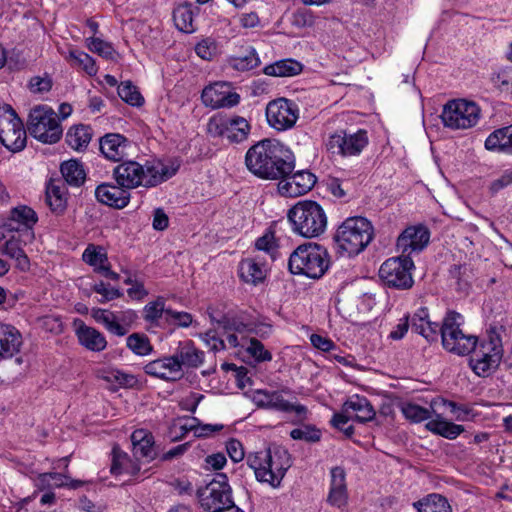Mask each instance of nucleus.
<instances>
[{"mask_svg": "<svg viewBox=\"0 0 512 512\" xmlns=\"http://www.w3.org/2000/svg\"><path fill=\"white\" fill-rule=\"evenodd\" d=\"M113 175L117 184L128 191L140 185L144 186L143 166L135 161H126L117 165Z\"/></svg>", "mask_w": 512, "mask_h": 512, "instance_id": "obj_21", "label": "nucleus"}, {"mask_svg": "<svg viewBox=\"0 0 512 512\" xmlns=\"http://www.w3.org/2000/svg\"><path fill=\"white\" fill-rule=\"evenodd\" d=\"M92 129L87 125H76L71 127L66 134V143L74 150L82 151L90 143Z\"/></svg>", "mask_w": 512, "mask_h": 512, "instance_id": "obj_37", "label": "nucleus"}, {"mask_svg": "<svg viewBox=\"0 0 512 512\" xmlns=\"http://www.w3.org/2000/svg\"><path fill=\"white\" fill-rule=\"evenodd\" d=\"M166 321L178 327L187 328L192 324L193 316L188 312H179L170 308L166 311Z\"/></svg>", "mask_w": 512, "mask_h": 512, "instance_id": "obj_60", "label": "nucleus"}, {"mask_svg": "<svg viewBox=\"0 0 512 512\" xmlns=\"http://www.w3.org/2000/svg\"><path fill=\"white\" fill-rule=\"evenodd\" d=\"M62 176L67 184L80 187L86 179V173L82 164L77 160L63 162L60 167Z\"/></svg>", "mask_w": 512, "mask_h": 512, "instance_id": "obj_39", "label": "nucleus"}, {"mask_svg": "<svg viewBox=\"0 0 512 512\" xmlns=\"http://www.w3.org/2000/svg\"><path fill=\"white\" fill-rule=\"evenodd\" d=\"M461 320L462 316L459 313L449 312L439 332L444 349L457 355H467L475 348L477 337L463 333L460 328Z\"/></svg>", "mask_w": 512, "mask_h": 512, "instance_id": "obj_7", "label": "nucleus"}, {"mask_svg": "<svg viewBox=\"0 0 512 512\" xmlns=\"http://www.w3.org/2000/svg\"><path fill=\"white\" fill-rule=\"evenodd\" d=\"M128 140L118 133L106 134L100 139L102 154L111 161H120L127 154Z\"/></svg>", "mask_w": 512, "mask_h": 512, "instance_id": "obj_26", "label": "nucleus"}, {"mask_svg": "<svg viewBox=\"0 0 512 512\" xmlns=\"http://www.w3.org/2000/svg\"><path fill=\"white\" fill-rule=\"evenodd\" d=\"M227 63L230 68L245 72L258 67L261 62L255 48L247 46L241 54L229 57Z\"/></svg>", "mask_w": 512, "mask_h": 512, "instance_id": "obj_33", "label": "nucleus"}, {"mask_svg": "<svg viewBox=\"0 0 512 512\" xmlns=\"http://www.w3.org/2000/svg\"><path fill=\"white\" fill-rule=\"evenodd\" d=\"M413 505L418 512H452L448 500L440 494H430Z\"/></svg>", "mask_w": 512, "mask_h": 512, "instance_id": "obj_40", "label": "nucleus"}, {"mask_svg": "<svg viewBox=\"0 0 512 512\" xmlns=\"http://www.w3.org/2000/svg\"><path fill=\"white\" fill-rule=\"evenodd\" d=\"M485 148L490 151L512 150V125L493 131L485 140Z\"/></svg>", "mask_w": 512, "mask_h": 512, "instance_id": "obj_36", "label": "nucleus"}, {"mask_svg": "<svg viewBox=\"0 0 512 512\" xmlns=\"http://www.w3.org/2000/svg\"><path fill=\"white\" fill-rule=\"evenodd\" d=\"M240 278L249 284L257 285L266 277V269L254 258H243L239 264Z\"/></svg>", "mask_w": 512, "mask_h": 512, "instance_id": "obj_34", "label": "nucleus"}, {"mask_svg": "<svg viewBox=\"0 0 512 512\" xmlns=\"http://www.w3.org/2000/svg\"><path fill=\"white\" fill-rule=\"evenodd\" d=\"M439 324L429 319L428 309L419 308L411 318V329L423 336L428 342L436 341L439 335Z\"/></svg>", "mask_w": 512, "mask_h": 512, "instance_id": "obj_27", "label": "nucleus"}, {"mask_svg": "<svg viewBox=\"0 0 512 512\" xmlns=\"http://www.w3.org/2000/svg\"><path fill=\"white\" fill-rule=\"evenodd\" d=\"M46 202L55 213H61L66 208L67 197L64 184L50 183L46 189Z\"/></svg>", "mask_w": 512, "mask_h": 512, "instance_id": "obj_41", "label": "nucleus"}, {"mask_svg": "<svg viewBox=\"0 0 512 512\" xmlns=\"http://www.w3.org/2000/svg\"><path fill=\"white\" fill-rule=\"evenodd\" d=\"M298 117L299 110L297 104L286 98L272 100L266 107L267 122L278 131L292 128Z\"/></svg>", "mask_w": 512, "mask_h": 512, "instance_id": "obj_15", "label": "nucleus"}, {"mask_svg": "<svg viewBox=\"0 0 512 512\" xmlns=\"http://www.w3.org/2000/svg\"><path fill=\"white\" fill-rule=\"evenodd\" d=\"M327 502L331 506L344 510L348 504V490H329Z\"/></svg>", "mask_w": 512, "mask_h": 512, "instance_id": "obj_62", "label": "nucleus"}, {"mask_svg": "<svg viewBox=\"0 0 512 512\" xmlns=\"http://www.w3.org/2000/svg\"><path fill=\"white\" fill-rule=\"evenodd\" d=\"M201 507L208 512H222L234 504L228 478L224 473L215 478L198 492Z\"/></svg>", "mask_w": 512, "mask_h": 512, "instance_id": "obj_10", "label": "nucleus"}, {"mask_svg": "<svg viewBox=\"0 0 512 512\" xmlns=\"http://www.w3.org/2000/svg\"><path fill=\"white\" fill-rule=\"evenodd\" d=\"M246 351L258 362L272 360V354L265 349L264 345L257 339L251 338Z\"/></svg>", "mask_w": 512, "mask_h": 512, "instance_id": "obj_58", "label": "nucleus"}, {"mask_svg": "<svg viewBox=\"0 0 512 512\" xmlns=\"http://www.w3.org/2000/svg\"><path fill=\"white\" fill-rule=\"evenodd\" d=\"M433 414L434 418L425 425L428 431L450 440L457 438L462 432H464V427L462 425L443 419L439 413Z\"/></svg>", "mask_w": 512, "mask_h": 512, "instance_id": "obj_31", "label": "nucleus"}, {"mask_svg": "<svg viewBox=\"0 0 512 512\" xmlns=\"http://www.w3.org/2000/svg\"><path fill=\"white\" fill-rule=\"evenodd\" d=\"M87 47L90 51L97 53L99 56L105 59H113L115 55V49L113 48L112 44L100 38H88Z\"/></svg>", "mask_w": 512, "mask_h": 512, "instance_id": "obj_52", "label": "nucleus"}, {"mask_svg": "<svg viewBox=\"0 0 512 512\" xmlns=\"http://www.w3.org/2000/svg\"><path fill=\"white\" fill-rule=\"evenodd\" d=\"M279 180L278 191L285 197H299L310 191L316 183L315 175L304 170L291 172Z\"/></svg>", "mask_w": 512, "mask_h": 512, "instance_id": "obj_17", "label": "nucleus"}, {"mask_svg": "<svg viewBox=\"0 0 512 512\" xmlns=\"http://www.w3.org/2000/svg\"><path fill=\"white\" fill-rule=\"evenodd\" d=\"M250 124L241 116L217 115L209 119L207 133L212 137L226 138L231 143H240L248 138Z\"/></svg>", "mask_w": 512, "mask_h": 512, "instance_id": "obj_13", "label": "nucleus"}, {"mask_svg": "<svg viewBox=\"0 0 512 512\" xmlns=\"http://www.w3.org/2000/svg\"><path fill=\"white\" fill-rule=\"evenodd\" d=\"M430 231L424 225L407 227L397 238L396 249L400 256L420 253L428 245Z\"/></svg>", "mask_w": 512, "mask_h": 512, "instance_id": "obj_16", "label": "nucleus"}, {"mask_svg": "<svg viewBox=\"0 0 512 512\" xmlns=\"http://www.w3.org/2000/svg\"><path fill=\"white\" fill-rule=\"evenodd\" d=\"M254 401L258 407L280 412H295L297 415H304L307 411L305 406L292 404L285 400L278 391L257 390Z\"/></svg>", "mask_w": 512, "mask_h": 512, "instance_id": "obj_19", "label": "nucleus"}, {"mask_svg": "<svg viewBox=\"0 0 512 512\" xmlns=\"http://www.w3.org/2000/svg\"><path fill=\"white\" fill-rule=\"evenodd\" d=\"M350 420H353V415L344 411V406L340 413H335L331 420V424L342 431L347 437H351L354 434V427L347 425Z\"/></svg>", "mask_w": 512, "mask_h": 512, "instance_id": "obj_57", "label": "nucleus"}, {"mask_svg": "<svg viewBox=\"0 0 512 512\" xmlns=\"http://www.w3.org/2000/svg\"><path fill=\"white\" fill-rule=\"evenodd\" d=\"M290 436L294 440H304L306 442L315 443L321 439V431L314 426L306 425L301 428L293 429Z\"/></svg>", "mask_w": 512, "mask_h": 512, "instance_id": "obj_55", "label": "nucleus"}, {"mask_svg": "<svg viewBox=\"0 0 512 512\" xmlns=\"http://www.w3.org/2000/svg\"><path fill=\"white\" fill-rule=\"evenodd\" d=\"M470 366L478 376H488L495 371L503 357L501 337L496 331L490 330L487 337L471 351Z\"/></svg>", "mask_w": 512, "mask_h": 512, "instance_id": "obj_5", "label": "nucleus"}, {"mask_svg": "<svg viewBox=\"0 0 512 512\" xmlns=\"http://www.w3.org/2000/svg\"><path fill=\"white\" fill-rule=\"evenodd\" d=\"M22 344V335L14 326L0 323V360L12 358Z\"/></svg>", "mask_w": 512, "mask_h": 512, "instance_id": "obj_25", "label": "nucleus"}, {"mask_svg": "<svg viewBox=\"0 0 512 512\" xmlns=\"http://www.w3.org/2000/svg\"><path fill=\"white\" fill-rule=\"evenodd\" d=\"M69 60L72 62V65L82 68L89 75L97 73L94 59L83 51L71 50L69 52Z\"/></svg>", "mask_w": 512, "mask_h": 512, "instance_id": "obj_49", "label": "nucleus"}, {"mask_svg": "<svg viewBox=\"0 0 512 512\" xmlns=\"http://www.w3.org/2000/svg\"><path fill=\"white\" fill-rule=\"evenodd\" d=\"M247 464L254 470L258 481L276 488L280 486L292 461L286 449L276 446L248 454Z\"/></svg>", "mask_w": 512, "mask_h": 512, "instance_id": "obj_2", "label": "nucleus"}, {"mask_svg": "<svg viewBox=\"0 0 512 512\" xmlns=\"http://www.w3.org/2000/svg\"><path fill=\"white\" fill-rule=\"evenodd\" d=\"M112 454L113 458L110 471L113 475L128 474L136 476L139 473V464L132 461L126 453L114 447Z\"/></svg>", "mask_w": 512, "mask_h": 512, "instance_id": "obj_35", "label": "nucleus"}, {"mask_svg": "<svg viewBox=\"0 0 512 512\" xmlns=\"http://www.w3.org/2000/svg\"><path fill=\"white\" fill-rule=\"evenodd\" d=\"M76 334L80 344L91 351L100 352L107 346V341L103 334L95 328L86 326L84 323H81L77 328Z\"/></svg>", "mask_w": 512, "mask_h": 512, "instance_id": "obj_32", "label": "nucleus"}, {"mask_svg": "<svg viewBox=\"0 0 512 512\" xmlns=\"http://www.w3.org/2000/svg\"><path fill=\"white\" fill-rule=\"evenodd\" d=\"M38 221L36 212L26 205H19L10 211V215L5 223L0 226V236L6 238L5 232L8 233L25 231L28 234L30 230Z\"/></svg>", "mask_w": 512, "mask_h": 512, "instance_id": "obj_18", "label": "nucleus"}, {"mask_svg": "<svg viewBox=\"0 0 512 512\" xmlns=\"http://www.w3.org/2000/svg\"><path fill=\"white\" fill-rule=\"evenodd\" d=\"M448 407L450 412L454 415L455 419L458 421H464L467 419L469 410L463 406L458 405L453 401H449L443 398L433 399L430 403V407L433 413H437V410L440 407Z\"/></svg>", "mask_w": 512, "mask_h": 512, "instance_id": "obj_47", "label": "nucleus"}, {"mask_svg": "<svg viewBox=\"0 0 512 512\" xmlns=\"http://www.w3.org/2000/svg\"><path fill=\"white\" fill-rule=\"evenodd\" d=\"M86 263L93 267L94 271L112 280H118L119 274L111 270L108 258H83Z\"/></svg>", "mask_w": 512, "mask_h": 512, "instance_id": "obj_56", "label": "nucleus"}, {"mask_svg": "<svg viewBox=\"0 0 512 512\" xmlns=\"http://www.w3.org/2000/svg\"><path fill=\"white\" fill-rule=\"evenodd\" d=\"M293 230L306 238L318 237L327 227V216L323 208L315 201H300L288 212Z\"/></svg>", "mask_w": 512, "mask_h": 512, "instance_id": "obj_4", "label": "nucleus"}, {"mask_svg": "<svg viewBox=\"0 0 512 512\" xmlns=\"http://www.w3.org/2000/svg\"><path fill=\"white\" fill-rule=\"evenodd\" d=\"M223 88L224 86L218 83L204 88L201 95L203 103L212 108L221 107V101L224 99L223 94L225 92L222 90Z\"/></svg>", "mask_w": 512, "mask_h": 512, "instance_id": "obj_51", "label": "nucleus"}, {"mask_svg": "<svg viewBox=\"0 0 512 512\" xmlns=\"http://www.w3.org/2000/svg\"><path fill=\"white\" fill-rule=\"evenodd\" d=\"M172 357L179 363V369L198 368L204 363L205 353L192 340H185L179 342Z\"/></svg>", "mask_w": 512, "mask_h": 512, "instance_id": "obj_24", "label": "nucleus"}, {"mask_svg": "<svg viewBox=\"0 0 512 512\" xmlns=\"http://www.w3.org/2000/svg\"><path fill=\"white\" fill-rule=\"evenodd\" d=\"M27 129L31 136L45 144L57 143L63 135L57 113L46 105L31 109Z\"/></svg>", "mask_w": 512, "mask_h": 512, "instance_id": "obj_6", "label": "nucleus"}, {"mask_svg": "<svg viewBox=\"0 0 512 512\" xmlns=\"http://www.w3.org/2000/svg\"><path fill=\"white\" fill-rule=\"evenodd\" d=\"M302 71V65L292 59H284L264 67L263 72L268 76L289 77L299 74Z\"/></svg>", "mask_w": 512, "mask_h": 512, "instance_id": "obj_38", "label": "nucleus"}, {"mask_svg": "<svg viewBox=\"0 0 512 512\" xmlns=\"http://www.w3.org/2000/svg\"><path fill=\"white\" fill-rule=\"evenodd\" d=\"M368 143L369 138L366 130L359 129L351 133L341 129L329 136L326 146L332 154L353 157L360 155Z\"/></svg>", "mask_w": 512, "mask_h": 512, "instance_id": "obj_14", "label": "nucleus"}, {"mask_svg": "<svg viewBox=\"0 0 512 512\" xmlns=\"http://www.w3.org/2000/svg\"><path fill=\"white\" fill-rule=\"evenodd\" d=\"M92 290L98 294L101 295V298L98 300L100 303H106L108 301L120 298L123 296V293L117 289L110 287L109 285L105 284L103 281H100L99 283H95L92 286Z\"/></svg>", "mask_w": 512, "mask_h": 512, "instance_id": "obj_59", "label": "nucleus"}, {"mask_svg": "<svg viewBox=\"0 0 512 512\" xmlns=\"http://www.w3.org/2000/svg\"><path fill=\"white\" fill-rule=\"evenodd\" d=\"M126 345L133 353L139 356H146L153 350L148 336L142 333L129 335L126 339Z\"/></svg>", "mask_w": 512, "mask_h": 512, "instance_id": "obj_44", "label": "nucleus"}, {"mask_svg": "<svg viewBox=\"0 0 512 512\" xmlns=\"http://www.w3.org/2000/svg\"><path fill=\"white\" fill-rule=\"evenodd\" d=\"M177 167H168L159 160L147 162L143 166V182L145 187L156 186L171 178L177 172Z\"/></svg>", "mask_w": 512, "mask_h": 512, "instance_id": "obj_28", "label": "nucleus"}, {"mask_svg": "<svg viewBox=\"0 0 512 512\" xmlns=\"http://www.w3.org/2000/svg\"><path fill=\"white\" fill-rule=\"evenodd\" d=\"M131 442L133 446V455L136 459L150 458L153 459L154 452V439L153 435L144 429L135 430L131 435Z\"/></svg>", "mask_w": 512, "mask_h": 512, "instance_id": "obj_30", "label": "nucleus"}, {"mask_svg": "<svg viewBox=\"0 0 512 512\" xmlns=\"http://www.w3.org/2000/svg\"><path fill=\"white\" fill-rule=\"evenodd\" d=\"M512 184V168L507 169L503 174L490 183L489 191L492 195Z\"/></svg>", "mask_w": 512, "mask_h": 512, "instance_id": "obj_63", "label": "nucleus"}, {"mask_svg": "<svg viewBox=\"0 0 512 512\" xmlns=\"http://www.w3.org/2000/svg\"><path fill=\"white\" fill-rule=\"evenodd\" d=\"M9 234V236L6 235V238L0 236V240L5 239L3 253L6 256H27L26 245H22L20 233L12 232Z\"/></svg>", "mask_w": 512, "mask_h": 512, "instance_id": "obj_50", "label": "nucleus"}, {"mask_svg": "<svg viewBox=\"0 0 512 512\" xmlns=\"http://www.w3.org/2000/svg\"><path fill=\"white\" fill-rule=\"evenodd\" d=\"M288 267L293 274L318 279L328 269L329 258H289Z\"/></svg>", "mask_w": 512, "mask_h": 512, "instance_id": "obj_20", "label": "nucleus"}, {"mask_svg": "<svg viewBox=\"0 0 512 512\" xmlns=\"http://www.w3.org/2000/svg\"><path fill=\"white\" fill-rule=\"evenodd\" d=\"M245 164L255 176L279 180L295 168L292 152L277 140L263 139L251 146L245 155Z\"/></svg>", "mask_w": 512, "mask_h": 512, "instance_id": "obj_1", "label": "nucleus"}, {"mask_svg": "<svg viewBox=\"0 0 512 512\" xmlns=\"http://www.w3.org/2000/svg\"><path fill=\"white\" fill-rule=\"evenodd\" d=\"M0 141L12 152H19L26 146L23 122L10 105L0 108Z\"/></svg>", "mask_w": 512, "mask_h": 512, "instance_id": "obj_11", "label": "nucleus"}, {"mask_svg": "<svg viewBox=\"0 0 512 512\" xmlns=\"http://www.w3.org/2000/svg\"><path fill=\"white\" fill-rule=\"evenodd\" d=\"M329 490H348L346 483V472L343 467L336 466L331 468Z\"/></svg>", "mask_w": 512, "mask_h": 512, "instance_id": "obj_61", "label": "nucleus"}, {"mask_svg": "<svg viewBox=\"0 0 512 512\" xmlns=\"http://www.w3.org/2000/svg\"><path fill=\"white\" fill-rule=\"evenodd\" d=\"M289 240L287 238H276L271 230H267L261 237L255 241V248L258 251L270 254L271 256H328L327 250L314 242H306L294 249H287Z\"/></svg>", "mask_w": 512, "mask_h": 512, "instance_id": "obj_8", "label": "nucleus"}, {"mask_svg": "<svg viewBox=\"0 0 512 512\" xmlns=\"http://www.w3.org/2000/svg\"><path fill=\"white\" fill-rule=\"evenodd\" d=\"M168 308L165 307V299L158 297L155 301L149 302L143 309V318L145 321L154 324L165 315Z\"/></svg>", "mask_w": 512, "mask_h": 512, "instance_id": "obj_46", "label": "nucleus"}, {"mask_svg": "<svg viewBox=\"0 0 512 512\" xmlns=\"http://www.w3.org/2000/svg\"><path fill=\"white\" fill-rule=\"evenodd\" d=\"M102 325L112 334L116 336H124L129 331V325L120 323L118 317L111 311L106 310Z\"/></svg>", "mask_w": 512, "mask_h": 512, "instance_id": "obj_54", "label": "nucleus"}, {"mask_svg": "<svg viewBox=\"0 0 512 512\" xmlns=\"http://www.w3.org/2000/svg\"><path fill=\"white\" fill-rule=\"evenodd\" d=\"M344 411L353 415V420L360 423L371 421L375 418L376 412L370 401L358 395L351 397L344 404Z\"/></svg>", "mask_w": 512, "mask_h": 512, "instance_id": "obj_29", "label": "nucleus"}, {"mask_svg": "<svg viewBox=\"0 0 512 512\" xmlns=\"http://www.w3.org/2000/svg\"><path fill=\"white\" fill-rule=\"evenodd\" d=\"M97 200L105 205L122 209L130 200V192L120 185L103 183L95 190Z\"/></svg>", "mask_w": 512, "mask_h": 512, "instance_id": "obj_23", "label": "nucleus"}, {"mask_svg": "<svg viewBox=\"0 0 512 512\" xmlns=\"http://www.w3.org/2000/svg\"><path fill=\"white\" fill-rule=\"evenodd\" d=\"M226 450L232 461L240 462L244 459L245 452L240 441L236 439H230L226 444Z\"/></svg>", "mask_w": 512, "mask_h": 512, "instance_id": "obj_64", "label": "nucleus"}, {"mask_svg": "<svg viewBox=\"0 0 512 512\" xmlns=\"http://www.w3.org/2000/svg\"><path fill=\"white\" fill-rule=\"evenodd\" d=\"M415 265L412 258H387L379 269L380 279L391 288L410 289L414 280L412 270Z\"/></svg>", "mask_w": 512, "mask_h": 512, "instance_id": "obj_12", "label": "nucleus"}, {"mask_svg": "<svg viewBox=\"0 0 512 512\" xmlns=\"http://www.w3.org/2000/svg\"><path fill=\"white\" fill-rule=\"evenodd\" d=\"M400 409L404 417L413 423H420L432 417L434 418L431 408L427 409L412 402L403 403Z\"/></svg>", "mask_w": 512, "mask_h": 512, "instance_id": "obj_43", "label": "nucleus"}, {"mask_svg": "<svg viewBox=\"0 0 512 512\" xmlns=\"http://www.w3.org/2000/svg\"><path fill=\"white\" fill-rule=\"evenodd\" d=\"M374 238L372 223L360 216L347 218L336 230L334 241L341 253L358 255Z\"/></svg>", "mask_w": 512, "mask_h": 512, "instance_id": "obj_3", "label": "nucleus"}, {"mask_svg": "<svg viewBox=\"0 0 512 512\" xmlns=\"http://www.w3.org/2000/svg\"><path fill=\"white\" fill-rule=\"evenodd\" d=\"M146 374L166 381H177L182 378L183 371L179 363L171 356L153 360L144 366Z\"/></svg>", "mask_w": 512, "mask_h": 512, "instance_id": "obj_22", "label": "nucleus"}, {"mask_svg": "<svg viewBox=\"0 0 512 512\" xmlns=\"http://www.w3.org/2000/svg\"><path fill=\"white\" fill-rule=\"evenodd\" d=\"M480 115L481 109L475 102L454 99L443 106L441 120L445 127L453 130L469 129L478 123Z\"/></svg>", "mask_w": 512, "mask_h": 512, "instance_id": "obj_9", "label": "nucleus"}, {"mask_svg": "<svg viewBox=\"0 0 512 512\" xmlns=\"http://www.w3.org/2000/svg\"><path fill=\"white\" fill-rule=\"evenodd\" d=\"M103 379L124 387H133L137 380L132 374L124 373L118 369H111L103 373Z\"/></svg>", "mask_w": 512, "mask_h": 512, "instance_id": "obj_53", "label": "nucleus"}, {"mask_svg": "<svg viewBox=\"0 0 512 512\" xmlns=\"http://www.w3.org/2000/svg\"><path fill=\"white\" fill-rule=\"evenodd\" d=\"M173 20L176 27L183 32L191 33L195 30L193 26V11L191 4L179 5L173 11Z\"/></svg>", "mask_w": 512, "mask_h": 512, "instance_id": "obj_42", "label": "nucleus"}, {"mask_svg": "<svg viewBox=\"0 0 512 512\" xmlns=\"http://www.w3.org/2000/svg\"><path fill=\"white\" fill-rule=\"evenodd\" d=\"M490 83L501 93L512 96V71L506 68L494 71L490 75Z\"/></svg>", "mask_w": 512, "mask_h": 512, "instance_id": "obj_45", "label": "nucleus"}, {"mask_svg": "<svg viewBox=\"0 0 512 512\" xmlns=\"http://www.w3.org/2000/svg\"><path fill=\"white\" fill-rule=\"evenodd\" d=\"M118 95L123 101L132 106H141L144 103V98L137 87L132 85L129 81L122 82L118 86Z\"/></svg>", "mask_w": 512, "mask_h": 512, "instance_id": "obj_48", "label": "nucleus"}]
</instances>
